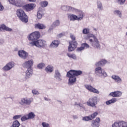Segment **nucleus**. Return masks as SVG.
I'll list each match as a JSON object with an SVG mask.
<instances>
[{"mask_svg": "<svg viewBox=\"0 0 127 127\" xmlns=\"http://www.w3.org/2000/svg\"><path fill=\"white\" fill-rule=\"evenodd\" d=\"M83 74L81 70H70L67 72L66 77L69 78L68 79V85H73L77 81L76 77Z\"/></svg>", "mask_w": 127, "mask_h": 127, "instance_id": "nucleus-1", "label": "nucleus"}, {"mask_svg": "<svg viewBox=\"0 0 127 127\" xmlns=\"http://www.w3.org/2000/svg\"><path fill=\"white\" fill-rule=\"evenodd\" d=\"M33 60H30L28 61L25 62L23 63V65L25 68H28L27 71L26 72V75L25 76V78L27 79H29L32 75V68L31 67L33 66Z\"/></svg>", "mask_w": 127, "mask_h": 127, "instance_id": "nucleus-2", "label": "nucleus"}, {"mask_svg": "<svg viewBox=\"0 0 127 127\" xmlns=\"http://www.w3.org/2000/svg\"><path fill=\"white\" fill-rule=\"evenodd\" d=\"M16 15L23 22H25V23L28 22V17L23 9L21 8L17 9L16 10Z\"/></svg>", "mask_w": 127, "mask_h": 127, "instance_id": "nucleus-3", "label": "nucleus"}, {"mask_svg": "<svg viewBox=\"0 0 127 127\" xmlns=\"http://www.w3.org/2000/svg\"><path fill=\"white\" fill-rule=\"evenodd\" d=\"M45 43H46V42L44 40H38L37 41L30 42L29 43V45L32 47L36 46V47L40 48L43 47L45 45Z\"/></svg>", "mask_w": 127, "mask_h": 127, "instance_id": "nucleus-4", "label": "nucleus"}, {"mask_svg": "<svg viewBox=\"0 0 127 127\" xmlns=\"http://www.w3.org/2000/svg\"><path fill=\"white\" fill-rule=\"evenodd\" d=\"M20 5L21 6H20L19 7H22L23 9H24L26 11H31V10H33L35 6H36V5L34 3H28L24 5L23 2H21Z\"/></svg>", "mask_w": 127, "mask_h": 127, "instance_id": "nucleus-5", "label": "nucleus"}, {"mask_svg": "<svg viewBox=\"0 0 127 127\" xmlns=\"http://www.w3.org/2000/svg\"><path fill=\"white\" fill-rule=\"evenodd\" d=\"M28 40L30 41H35L40 38V33L38 31L34 32L27 36Z\"/></svg>", "mask_w": 127, "mask_h": 127, "instance_id": "nucleus-6", "label": "nucleus"}, {"mask_svg": "<svg viewBox=\"0 0 127 127\" xmlns=\"http://www.w3.org/2000/svg\"><path fill=\"white\" fill-rule=\"evenodd\" d=\"M69 46L68 47V52H72L74 51L76 48H77V46L78 45V43L76 41H69L68 42Z\"/></svg>", "mask_w": 127, "mask_h": 127, "instance_id": "nucleus-7", "label": "nucleus"}, {"mask_svg": "<svg viewBox=\"0 0 127 127\" xmlns=\"http://www.w3.org/2000/svg\"><path fill=\"white\" fill-rule=\"evenodd\" d=\"M86 104L89 107H96V105L98 104V98L96 97L90 98Z\"/></svg>", "mask_w": 127, "mask_h": 127, "instance_id": "nucleus-8", "label": "nucleus"}, {"mask_svg": "<svg viewBox=\"0 0 127 127\" xmlns=\"http://www.w3.org/2000/svg\"><path fill=\"white\" fill-rule=\"evenodd\" d=\"M34 118H35V114L33 112H30L29 114L23 116L21 118V120L22 122H25V121H27V120H33Z\"/></svg>", "mask_w": 127, "mask_h": 127, "instance_id": "nucleus-9", "label": "nucleus"}, {"mask_svg": "<svg viewBox=\"0 0 127 127\" xmlns=\"http://www.w3.org/2000/svg\"><path fill=\"white\" fill-rule=\"evenodd\" d=\"M32 102H33V98H23L21 99V101L19 102V104L21 105H30Z\"/></svg>", "mask_w": 127, "mask_h": 127, "instance_id": "nucleus-10", "label": "nucleus"}, {"mask_svg": "<svg viewBox=\"0 0 127 127\" xmlns=\"http://www.w3.org/2000/svg\"><path fill=\"white\" fill-rule=\"evenodd\" d=\"M112 127H127V123L124 121L115 122L112 125Z\"/></svg>", "mask_w": 127, "mask_h": 127, "instance_id": "nucleus-11", "label": "nucleus"}, {"mask_svg": "<svg viewBox=\"0 0 127 127\" xmlns=\"http://www.w3.org/2000/svg\"><path fill=\"white\" fill-rule=\"evenodd\" d=\"M85 87L87 90L89 91V92H91L92 93H94L95 94H99L100 92L98 89H96V88L93 87L92 86L90 85H85Z\"/></svg>", "mask_w": 127, "mask_h": 127, "instance_id": "nucleus-12", "label": "nucleus"}, {"mask_svg": "<svg viewBox=\"0 0 127 127\" xmlns=\"http://www.w3.org/2000/svg\"><path fill=\"white\" fill-rule=\"evenodd\" d=\"M100 123H101V119L100 118H96L95 120L92 121L91 127H100Z\"/></svg>", "mask_w": 127, "mask_h": 127, "instance_id": "nucleus-13", "label": "nucleus"}, {"mask_svg": "<svg viewBox=\"0 0 127 127\" xmlns=\"http://www.w3.org/2000/svg\"><path fill=\"white\" fill-rule=\"evenodd\" d=\"M14 66V63L13 62H10L7 64L6 65L2 68V69L3 71H8V70H10V69Z\"/></svg>", "mask_w": 127, "mask_h": 127, "instance_id": "nucleus-14", "label": "nucleus"}, {"mask_svg": "<svg viewBox=\"0 0 127 127\" xmlns=\"http://www.w3.org/2000/svg\"><path fill=\"white\" fill-rule=\"evenodd\" d=\"M18 55L19 57L22 58V59H26V58H27V56H28V54L23 50L19 51Z\"/></svg>", "mask_w": 127, "mask_h": 127, "instance_id": "nucleus-15", "label": "nucleus"}, {"mask_svg": "<svg viewBox=\"0 0 127 127\" xmlns=\"http://www.w3.org/2000/svg\"><path fill=\"white\" fill-rule=\"evenodd\" d=\"M60 44V41L58 40H55L52 42L50 45V47L51 48H57Z\"/></svg>", "mask_w": 127, "mask_h": 127, "instance_id": "nucleus-16", "label": "nucleus"}, {"mask_svg": "<svg viewBox=\"0 0 127 127\" xmlns=\"http://www.w3.org/2000/svg\"><path fill=\"white\" fill-rule=\"evenodd\" d=\"M95 71L96 74H100L101 76H103L104 77H107V73L102 70V67H96L95 69Z\"/></svg>", "mask_w": 127, "mask_h": 127, "instance_id": "nucleus-17", "label": "nucleus"}, {"mask_svg": "<svg viewBox=\"0 0 127 127\" xmlns=\"http://www.w3.org/2000/svg\"><path fill=\"white\" fill-rule=\"evenodd\" d=\"M110 96L111 97H113L114 98H117L118 97H121L122 96V92L117 91H114L113 92H111L110 93Z\"/></svg>", "mask_w": 127, "mask_h": 127, "instance_id": "nucleus-18", "label": "nucleus"}, {"mask_svg": "<svg viewBox=\"0 0 127 127\" xmlns=\"http://www.w3.org/2000/svg\"><path fill=\"white\" fill-rule=\"evenodd\" d=\"M94 42L93 43V46L96 48H100L101 46L100 45V42L98 40L97 38L95 36H93Z\"/></svg>", "mask_w": 127, "mask_h": 127, "instance_id": "nucleus-19", "label": "nucleus"}, {"mask_svg": "<svg viewBox=\"0 0 127 127\" xmlns=\"http://www.w3.org/2000/svg\"><path fill=\"white\" fill-rule=\"evenodd\" d=\"M89 47H90V46H89V44L87 43H83L81 44V47L77 48L76 50L77 51H82L84 50L85 48H89Z\"/></svg>", "mask_w": 127, "mask_h": 127, "instance_id": "nucleus-20", "label": "nucleus"}, {"mask_svg": "<svg viewBox=\"0 0 127 127\" xmlns=\"http://www.w3.org/2000/svg\"><path fill=\"white\" fill-rule=\"evenodd\" d=\"M8 0L9 2H10V3H11V4H13L16 6H17V7H19V6H21V5H20L21 2H19L17 1V0Z\"/></svg>", "mask_w": 127, "mask_h": 127, "instance_id": "nucleus-21", "label": "nucleus"}, {"mask_svg": "<svg viewBox=\"0 0 127 127\" xmlns=\"http://www.w3.org/2000/svg\"><path fill=\"white\" fill-rule=\"evenodd\" d=\"M68 18H69L70 21H74V20H78V16L73 14H70L68 16Z\"/></svg>", "mask_w": 127, "mask_h": 127, "instance_id": "nucleus-22", "label": "nucleus"}, {"mask_svg": "<svg viewBox=\"0 0 127 127\" xmlns=\"http://www.w3.org/2000/svg\"><path fill=\"white\" fill-rule=\"evenodd\" d=\"M46 27L45 25L41 23H38L35 24V28H37V29H45Z\"/></svg>", "mask_w": 127, "mask_h": 127, "instance_id": "nucleus-23", "label": "nucleus"}, {"mask_svg": "<svg viewBox=\"0 0 127 127\" xmlns=\"http://www.w3.org/2000/svg\"><path fill=\"white\" fill-rule=\"evenodd\" d=\"M1 30H5L6 31H11L12 29L5 26L4 24L1 25L0 26V31Z\"/></svg>", "mask_w": 127, "mask_h": 127, "instance_id": "nucleus-24", "label": "nucleus"}, {"mask_svg": "<svg viewBox=\"0 0 127 127\" xmlns=\"http://www.w3.org/2000/svg\"><path fill=\"white\" fill-rule=\"evenodd\" d=\"M107 63H108V61H107V60H102L96 64V66L98 67L99 66H104V65L107 64Z\"/></svg>", "mask_w": 127, "mask_h": 127, "instance_id": "nucleus-25", "label": "nucleus"}, {"mask_svg": "<svg viewBox=\"0 0 127 127\" xmlns=\"http://www.w3.org/2000/svg\"><path fill=\"white\" fill-rule=\"evenodd\" d=\"M62 9L64 11H70L73 9V7L69 6H62Z\"/></svg>", "mask_w": 127, "mask_h": 127, "instance_id": "nucleus-26", "label": "nucleus"}, {"mask_svg": "<svg viewBox=\"0 0 127 127\" xmlns=\"http://www.w3.org/2000/svg\"><path fill=\"white\" fill-rule=\"evenodd\" d=\"M117 102V98H112L109 100H108L106 102V104L107 105V106H109V105H111V104H115Z\"/></svg>", "mask_w": 127, "mask_h": 127, "instance_id": "nucleus-27", "label": "nucleus"}, {"mask_svg": "<svg viewBox=\"0 0 127 127\" xmlns=\"http://www.w3.org/2000/svg\"><path fill=\"white\" fill-rule=\"evenodd\" d=\"M84 12L80 11L78 12V15L77 16V20H82L84 17Z\"/></svg>", "mask_w": 127, "mask_h": 127, "instance_id": "nucleus-28", "label": "nucleus"}, {"mask_svg": "<svg viewBox=\"0 0 127 127\" xmlns=\"http://www.w3.org/2000/svg\"><path fill=\"white\" fill-rule=\"evenodd\" d=\"M112 79L115 80L116 82H118V83H120V82H122V79H121V78L119 77V76L114 75L112 76Z\"/></svg>", "mask_w": 127, "mask_h": 127, "instance_id": "nucleus-29", "label": "nucleus"}, {"mask_svg": "<svg viewBox=\"0 0 127 127\" xmlns=\"http://www.w3.org/2000/svg\"><path fill=\"white\" fill-rule=\"evenodd\" d=\"M45 71L48 73V72H50V73H51L52 72H53V66L52 65H48L46 68Z\"/></svg>", "mask_w": 127, "mask_h": 127, "instance_id": "nucleus-30", "label": "nucleus"}, {"mask_svg": "<svg viewBox=\"0 0 127 127\" xmlns=\"http://www.w3.org/2000/svg\"><path fill=\"white\" fill-rule=\"evenodd\" d=\"M20 124L18 121L15 120L13 121L12 126L10 127H19Z\"/></svg>", "mask_w": 127, "mask_h": 127, "instance_id": "nucleus-31", "label": "nucleus"}, {"mask_svg": "<svg viewBox=\"0 0 127 127\" xmlns=\"http://www.w3.org/2000/svg\"><path fill=\"white\" fill-rule=\"evenodd\" d=\"M55 78H56V79H57V78L58 79H61V75H60V72H59L58 70L55 71Z\"/></svg>", "mask_w": 127, "mask_h": 127, "instance_id": "nucleus-32", "label": "nucleus"}, {"mask_svg": "<svg viewBox=\"0 0 127 127\" xmlns=\"http://www.w3.org/2000/svg\"><path fill=\"white\" fill-rule=\"evenodd\" d=\"M98 113L97 112H95L93 113V114H92L91 115H90L89 116L90 117V119H91V121L94 120V119H95L96 118V117H97V116H98Z\"/></svg>", "mask_w": 127, "mask_h": 127, "instance_id": "nucleus-33", "label": "nucleus"}, {"mask_svg": "<svg viewBox=\"0 0 127 127\" xmlns=\"http://www.w3.org/2000/svg\"><path fill=\"white\" fill-rule=\"evenodd\" d=\"M40 5L42 7H45L48 5V2L47 1H44L40 2Z\"/></svg>", "mask_w": 127, "mask_h": 127, "instance_id": "nucleus-34", "label": "nucleus"}, {"mask_svg": "<svg viewBox=\"0 0 127 127\" xmlns=\"http://www.w3.org/2000/svg\"><path fill=\"white\" fill-rule=\"evenodd\" d=\"M67 56L69 58H72V59H76L77 58V57H76V55H75L74 54H69V53H67Z\"/></svg>", "mask_w": 127, "mask_h": 127, "instance_id": "nucleus-35", "label": "nucleus"}, {"mask_svg": "<svg viewBox=\"0 0 127 127\" xmlns=\"http://www.w3.org/2000/svg\"><path fill=\"white\" fill-rule=\"evenodd\" d=\"M83 121H85V122H89V121H92L91 117L90 116H85L82 118Z\"/></svg>", "mask_w": 127, "mask_h": 127, "instance_id": "nucleus-36", "label": "nucleus"}, {"mask_svg": "<svg viewBox=\"0 0 127 127\" xmlns=\"http://www.w3.org/2000/svg\"><path fill=\"white\" fill-rule=\"evenodd\" d=\"M60 25V21L59 20H57L53 23V26H59Z\"/></svg>", "mask_w": 127, "mask_h": 127, "instance_id": "nucleus-37", "label": "nucleus"}, {"mask_svg": "<svg viewBox=\"0 0 127 127\" xmlns=\"http://www.w3.org/2000/svg\"><path fill=\"white\" fill-rule=\"evenodd\" d=\"M114 14H117L120 17H122V12L119 10H115L114 11Z\"/></svg>", "mask_w": 127, "mask_h": 127, "instance_id": "nucleus-38", "label": "nucleus"}, {"mask_svg": "<svg viewBox=\"0 0 127 127\" xmlns=\"http://www.w3.org/2000/svg\"><path fill=\"white\" fill-rule=\"evenodd\" d=\"M82 33L83 34H88V33H90V30L88 28H84L82 31Z\"/></svg>", "mask_w": 127, "mask_h": 127, "instance_id": "nucleus-39", "label": "nucleus"}, {"mask_svg": "<svg viewBox=\"0 0 127 127\" xmlns=\"http://www.w3.org/2000/svg\"><path fill=\"white\" fill-rule=\"evenodd\" d=\"M38 68H39V69H42L43 68H44V67H45V64H43V63H41L39 64L38 65H37Z\"/></svg>", "mask_w": 127, "mask_h": 127, "instance_id": "nucleus-40", "label": "nucleus"}, {"mask_svg": "<svg viewBox=\"0 0 127 127\" xmlns=\"http://www.w3.org/2000/svg\"><path fill=\"white\" fill-rule=\"evenodd\" d=\"M37 17V18H38V19H41V18H42V14H41V11H38Z\"/></svg>", "mask_w": 127, "mask_h": 127, "instance_id": "nucleus-41", "label": "nucleus"}, {"mask_svg": "<svg viewBox=\"0 0 127 127\" xmlns=\"http://www.w3.org/2000/svg\"><path fill=\"white\" fill-rule=\"evenodd\" d=\"M97 6L98 8L99 9H103V5H102V3H101V2H97Z\"/></svg>", "mask_w": 127, "mask_h": 127, "instance_id": "nucleus-42", "label": "nucleus"}, {"mask_svg": "<svg viewBox=\"0 0 127 127\" xmlns=\"http://www.w3.org/2000/svg\"><path fill=\"white\" fill-rule=\"evenodd\" d=\"M42 126L43 127H50V125L48 123L45 122H43L42 123Z\"/></svg>", "mask_w": 127, "mask_h": 127, "instance_id": "nucleus-43", "label": "nucleus"}, {"mask_svg": "<svg viewBox=\"0 0 127 127\" xmlns=\"http://www.w3.org/2000/svg\"><path fill=\"white\" fill-rule=\"evenodd\" d=\"M20 118H21V115H16L13 117V119L18 120V119H20Z\"/></svg>", "mask_w": 127, "mask_h": 127, "instance_id": "nucleus-44", "label": "nucleus"}, {"mask_svg": "<svg viewBox=\"0 0 127 127\" xmlns=\"http://www.w3.org/2000/svg\"><path fill=\"white\" fill-rule=\"evenodd\" d=\"M32 93L33 94V95H39V92H38L35 89H34V90H32Z\"/></svg>", "mask_w": 127, "mask_h": 127, "instance_id": "nucleus-45", "label": "nucleus"}, {"mask_svg": "<svg viewBox=\"0 0 127 127\" xmlns=\"http://www.w3.org/2000/svg\"><path fill=\"white\" fill-rule=\"evenodd\" d=\"M126 0H118V3H119L120 4H124Z\"/></svg>", "mask_w": 127, "mask_h": 127, "instance_id": "nucleus-46", "label": "nucleus"}, {"mask_svg": "<svg viewBox=\"0 0 127 127\" xmlns=\"http://www.w3.org/2000/svg\"><path fill=\"white\" fill-rule=\"evenodd\" d=\"M70 38L72 39V41H75V40H76V37L73 35H70Z\"/></svg>", "mask_w": 127, "mask_h": 127, "instance_id": "nucleus-47", "label": "nucleus"}, {"mask_svg": "<svg viewBox=\"0 0 127 127\" xmlns=\"http://www.w3.org/2000/svg\"><path fill=\"white\" fill-rule=\"evenodd\" d=\"M0 10H3V6L1 5V3L0 2Z\"/></svg>", "mask_w": 127, "mask_h": 127, "instance_id": "nucleus-48", "label": "nucleus"}, {"mask_svg": "<svg viewBox=\"0 0 127 127\" xmlns=\"http://www.w3.org/2000/svg\"><path fill=\"white\" fill-rule=\"evenodd\" d=\"M63 35H64L63 34L61 33V34H59L58 35V37H62V36H63Z\"/></svg>", "mask_w": 127, "mask_h": 127, "instance_id": "nucleus-49", "label": "nucleus"}, {"mask_svg": "<svg viewBox=\"0 0 127 127\" xmlns=\"http://www.w3.org/2000/svg\"><path fill=\"white\" fill-rule=\"evenodd\" d=\"M78 106L80 107V108H84V107H83V105L81 104V103H78Z\"/></svg>", "mask_w": 127, "mask_h": 127, "instance_id": "nucleus-50", "label": "nucleus"}, {"mask_svg": "<svg viewBox=\"0 0 127 127\" xmlns=\"http://www.w3.org/2000/svg\"><path fill=\"white\" fill-rule=\"evenodd\" d=\"M28 0L31 2H35V1H36V0Z\"/></svg>", "mask_w": 127, "mask_h": 127, "instance_id": "nucleus-51", "label": "nucleus"}, {"mask_svg": "<svg viewBox=\"0 0 127 127\" xmlns=\"http://www.w3.org/2000/svg\"><path fill=\"white\" fill-rule=\"evenodd\" d=\"M78 105H79V104L77 103V102H75L74 106H78Z\"/></svg>", "mask_w": 127, "mask_h": 127, "instance_id": "nucleus-52", "label": "nucleus"}, {"mask_svg": "<svg viewBox=\"0 0 127 127\" xmlns=\"http://www.w3.org/2000/svg\"><path fill=\"white\" fill-rule=\"evenodd\" d=\"M89 41H90V42H93V39H90L89 40Z\"/></svg>", "mask_w": 127, "mask_h": 127, "instance_id": "nucleus-53", "label": "nucleus"}]
</instances>
